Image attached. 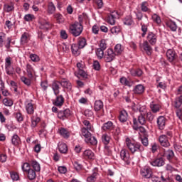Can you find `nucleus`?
Instances as JSON below:
<instances>
[{
    "instance_id": "nucleus-1",
    "label": "nucleus",
    "mask_w": 182,
    "mask_h": 182,
    "mask_svg": "<svg viewBox=\"0 0 182 182\" xmlns=\"http://www.w3.org/2000/svg\"><path fill=\"white\" fill-rule=\"evenodd\" d=\"M84 19H86V16L85 14L80 15L78 17L79 21H75L70 26V33L73 36H75V38H77V36L82 35V32H83L82 23Z\"/></svg>"
},
{
    "instance_id": "nucleus-2",
    "label": "nucleus",
    "mask_w": 182,
    "mask_h": 182,
    "mask_svg": "<svg viewBox=\"0 0 182 182\" xmlns=\"http://www.w3.org/2000/svg\"><path fill=\"white\" fill-rule=\"evenodd\" d=\"M125 146L132 154H134V153H142V151H144V147H143L140 143L134 141L129 137L125 139Z\"/></svg>"
},
{
    "instance_id": "nucleus-3",
    "label": "nucleus",
    "mask_w": 182,
    "mask_h": 182,
    "mask_svg": "<svg viewBox=\"0 0 182 182\" xmlns=\"http://www.w3.org/2000/svg\"><path fill=\"white\" fill-rule=\"evenodd\" d=\"M146 124V118L144 117V114L141 113L138 118L133 119V129L134 130H139V126H143Z\"/></svg>"
},
{
    "instance_id": "nucleus-4",
    "label": "nucleus",
    "mask_w": 182,
    "mask_h": 182,
    "mask_svg": "<svg viewBox=\"0 0 182 182\" xmlns=\"http://www.w3.org/2000/svg\"><path fill=\"white\" fill-rule=\"evenodd\" d=\"M120 159L124 161L125 164H130L132 159L130 158V152L126 149H122L120 151Z\"/></svg>"
},
{
    "instance_id": "nucleus-5",
    "label": "nucleus",
    "mask_w": 182,
    "mask_h": 182,
    "mask_svg": "<svg viewBox=\"0 0 182 182\" xmlns=\"http://www.w3.org/2000/svg\"><path fill=\"white\" fill-rule=\"evenodd\" d=\"M116 58V53L112 48H108L104 55L105 61L107 63L113 62Z\"/></svg>"
},
{
    "instance_id": "nucleus-6",
    "label": "nucleus",
    "mask_w": 182,
    "mask_h": 182,
    "mask_svg": "<svg viewBox=\"0 0 182 182\" xmlns=\"http://www.w3.org/2000/svg\"><path fill=\"white\" fill-rule=\"evenodd\" d=\"M5 70L9 76L14 75V67H12V62L10 57L6 58L5 60Z\"/></svg>"
},
{
    "instance_id": "nucleus-7",
    "label": "nucleus",
    "mask_w": 182,
    "mask_h": 182,
    "mask_svg": "<svg viewBox=\"0 0 182 182\" xmlns=\"http://www.w3.org/2000/svg\"><path fill=\"white\" fill-rule=\"evenodd\" d=\"M72 116V111L70 109H65L64 110H60L58 112V117L60 120H66Z\"/></svg>"
},
{
    "instance_id": "nucleus-8",
    "label": "nucleus",
    "mask_w": 182,
    "mask_h": 182,
    "mask_svg": "<svg viewBox=\"0 0 182 182\" xmlns=\"http://www.w3.org/2000/svg\"><path fill=\"white\" fill-rule=\"evenodd\" d=\"M146 42L154 46L157 43V34L154 32L149 31L146 36Z\"/></svg>"
},
{
    "instance_id": "nucleus-9",
    "label": "nucleus",
    "mask_w": 182,
    "mask_h": 182,
    "mask_svg": "<svg viewBox=\"0 0 182 182\" xmlns=\"http://www.w3.org/2000/svg\"><path fill=\"white\" fill-rule=\"evenodd\" d=\"M164 164H166V162L164 161V158L163 157L156 158L150 161V165L153 166L154 167H163Z\"/></svg>"
},
{
    "instance_id": "nucleus-10",
    "label": "nucleus",
    "mask_w": 182,
    "mask_h": 182,
    "mask_svg": "<svg viewBox=\"0 0 182 182\" xmlns=\"http://www.w3.org/2000/svg\"><path fill=\"white\" fill-rule=\"evenodd\" d=\"M150 43H148L147 41H144L143 43H140L139 46L140 48H142L144 50H145L146 55L148 56H150L151 53H153V48H151V46L149 44Z\"/></svg>"
},
{
    "instance_id": "nucleus-11",
    "label": "nucleus",
    "mask_w": 182,
    "mask_h": 182,
    "mask_svg": "<svg viewBox=\"0 0 182 182\" xmlns=\"http://www.w3.org/2000/svg\"><path fill=\"white\" fill-rule=\"evenodd\" d=\"M141 174L142 177L145 178H151L153 175V171H151V168L149 166H144L141 169Z\"/></svg>"
},
{
    "instance_id": "nucleus-12",
    "label": "nucleus",
    "mask_w": 182,
    "mask_h": 182,
    "mask_svg": "<svg viewBox=\"0 0 182 182\" xmlns=\"http://www.w3.org/2000/svg\"><path fill=\"white\" fill-rule=\"evenodd\" d=\"M149 107L152 113H159L160 109H161V105L157 101H152L149 105Z\"/></svg>"
},
{
    "instance_id": "nucleus-13",
    "label": "nucleus",
    "mask_w": 182,
    "mask_h": 182,
    "mask_svg": "<svg viewBox=\"0 0 182 182\" xmlns=\"http://www.w3.org/2000/svg\"><path fill=\"white\" fill-rule=\"evenodd\" d=\"M166 58L170 63H173V62L177 59V54L176 51L169 49L166 51Z\"/></svg>"
},
{
    "instance_id": "nucleus-14",
    "label": "nucleus",
    "mask_w": 182,
    "mask_h": 182,
    "mask_svg": "<svg viewBox=\"0 0 182 182\" xmlns=\"http://www.w3.org/2000/svg\"><path fill=\"white\" fill-rule=\"evenodd\" d=\"M31 41V35L28 32H24L20 38V45H28Z\"/></svg>"
},
{
    "instance_id": "nucleus-15",
    "label": "nucleus",
    "mask_w": 182,
    "mask_h": 182,
    "mask_svg": "<svg viewBox=\"0 0 182 182\" xmlns=\"http://www.w3.org/2000/svg\"><path fill=\"white\" fill-rule=\"evenodd\" d=\"M39 25L40 29H42L43 31H49V29H51L52 28V24L46 20H40Z\"/></svg>"
},
{
    "instance_id": "nucleus-16",
    "label": "nucleus",
    "mask_w": 182,
    "mask_h": 182,
    "mask_svg": "<svg viewBox=\"0 0 182 182\" xmlns=\"http://www.w3.org/2000/svg\"><path fill=\"white\" fill-rule=\"evenodd\" d=\"M117 16H119L117 11H112L107 16V23H109V25H114L116 23V18H117Z\"/></svg>"
},
{
    "instance_id": "nucleus-17",
    "label": "nucleus",
    "mask_w": 182,
    "mask_h": 182,
    "mask_svg": "<svg viewBox=\"0 0 182 182\" xmlns=\"http://www.w3.org/2000/svg\"><path fill=\"white\" fill-rule=\"evenodd\" d=\"M159 143L163 147H170V142L167 135L162 134L159 138Z\"/></svg>"
},
{
    "instance_id": "nucleus-18",
    "label": "nucleus",
    "mask_w": 182,
    "mask_h": 182,
    "mask_svg": "<svg viewBox=\"0 0 182 182\" xmlns=\"http://www.w3.org/2000/svg\"><path fill=\"white\" fill-rule=\"evenodd\" d=\"M144 90H146L144 85L138 84L134 87L132 92L134 95H143L144 93Z\"/></svg>"
},
{
    "instance_id": "nucleus-19",
    "label": "nucleus",
    "mask_w": 182,
    "mask_h": 182,
    "mask_svg": "<svg viewBox=\"0 0 182 182\" xmlns=\"http://www.w3.org/2000/svg\"><path fill=\"white\" fill-rule=\"evenodd\" d=\"M63 103H65V98L63 97V95H58L55 100H53V105H54V106H57L58 107L63 106Z\"/></svg>"
},
{
    "instance_id": "nucleus-20",
    "label": "nucleus",
    "mask_w": 182,
    "mask_h": 182,
    "mask_svg": "<svg viewBox=\"0 0 182 182\" xmlns=\"http://www.w3.org/2000/svg\"><path fill=\"white\" fill-rule=\"evenodd\" d=\"M51 87L54 92V95L55 96H58L60 93V81L55 80L53 82Z\"/></svg>"
},
{
    "instance_id": "nucleus-21",
    "label": "nucleus",
    "mask_w": 182,
    "mask_h": 182,
    "mask_svg": "<svg viewBox=\"0 0 182 182\" xmlns=\"http://www.w3.org/2000/svg\"><path fill=\"white\" fill-rule=\"evenodd\" d=\"M60 85L63 89H66L68 92L72 90V84L66 78H63L60 80Z\"/></svg>"
},
{
    "instance_id": "nucleus-22",
    "label": "nucleus",
    "mask_w": 182,
    "mask_h": 182,
    "mask_svg": "<svg viewBox=\"0 0 182 182\" xmlns=\"http://www.w3.org/2000/svg\"><path fill=\"white\" fill-rule=\"evenodd\" d=\"M166 117L164 116H160L157 119V124L158 127L160 129V130H164V127L166 126Z\"/></svg>"
},
{
    "instance_id": "nucleus-23",
    "label": "nucleus",
    "mask_w": 182,
    "mask_h": 182,
    "mask_svg": "<svg viewBox=\"0 0 182 182\" xmlns=\"http://www.w3.org/2000/svg\"><path fill=\"white\" fill-rule=\"evenodd\" d=\"M92 129H86V127H83L81 129V136L85 138V141H89V138L91 136Z\"/></svg>"
},
{
    "instance_id": "nucleus-24",
    "label": "nucleus",
    "mask_w": 182,
    "mask_h": 182,
    "mask_svg": "<svg viewBox=\"0 0 182 182\" xmlns=\"http://www.w3.org/2000/svg\"><path fill=\"white\" fill-rule=\"evenodd\" d=\"M25 107L28 114L31 115L35 113V104H33L32 102H26Z\"/></svg>"
},
{
    "instance_id": "nucleus-25",
    "label": "nucleus",
    "mask_w": 182,
    "mask_h": 182,
    "mask_svg": "<svg viewBox=\"0 0 182 182\" xmlns=\"http://www.w3.org/2000/svg\"><path fill=\"white\" fill-rule=\"evenodd\" d=\"M163 157H165V159H168V161L171 162V160H173L174 157V151H173L171 149L164 151Z\"/></svg>"
},
{
    "instance_id": "nucleus-26",
    "label": "nucleus",
    "mask_w": 182,
    "mask_h": 182,
    "mask_svg": "<svg viewBox=\"0 0 182 182\" xmlns=\"http://www.w3.org/2000/svg\"><path fill=\"white\" fill-rule=\"evenodd\" d=\"M119 82L121 84L124 85V86H128V87H132V86L134 85V80H128L126 77H122L119 79Z\"/></svg>"
},
{
    "instance_id": "nucleus-27",
    "label": "nucleus",
    "mask_w": 182,
    "mask_h": 182,
    "mask_svg": "<svg viewBox=\"0 0 182 182\" xmlns=\"http://www.w3.org/2000/svg\"><path fill=\"white\" fill-rule=\"evenodd\" d=\"M59 134L63 139H69L70 137V131L65 128H60L59 129Z\"/></svg>"
},
{
    "instance_id": "nucleus-28",
    "label": "nucleus",
    "mask_w": 182,
    "mask_h": 182,
    "mask_svg": "<svg viewBox=\"0 0 182 182\" xmlns=\"http://www.w3.org/2000/svg\"><path fill=\"white\" fill-rule=\"evenodd\" d=\"M129 73L131 76L140 77L143 75V70L140 68L137 69H129Z\"/></svg>"
},
{
    "instance_id": "nucleus-29",
    "label": "nucleus",
    "mask_w": 182,
    "mask_h": 182,
    "mask_svg": "<svg viewBox=\"0 0 182 182\" xmlns=\"http://www.w3.org/2000/svg\"><path fill=\"white\" fill-rule=\"evenodd\" d=\"M15 10V4L13 2H10L9 4H5L4 5V12H12Z\"/></svg>"
},
{
    "instance_id": "nucleus-30",
    "label": "nucleus",
    "mask_w": 182,
    "mask_h": 182,
    "mask_svg": "<svg viewBox=\"0 0 182 182\" xmlns=\"http://www.w3.org/2000/svg\"><path fill=\"white\" fill-rule=\"evenodd\" d=\"M27 76L29 79H33V75H35V70L32 65L28 64L26 65Z\"/></svg>"
},
{
    "instance_id": "nucleus-31",
    "label": "nucleus",
    "mask_w": 182,
    "mask_h": 182,
    "mask_svg": "<svg viewBox=\"0 0 182 182\" xmlns=\"http://www.w3.org/2000/svg\"><path fill=\"white\" fill-rule=\"evenodd\" d=\"M83 156L85 159H89L90 160H95V153L90 149H87L83 152Z\"/></svg>"
},
{
    "instance_id": "nucleus-32",
    "label": "nucleus",
    "mask_w": 182,
    "mask_h": 182,
    "mask_svg": "<svg viewBox=\"0 0 182 182\" xmlns=\"http://www.w3.org/2000/svg\"><path fill=\"white\" fill-rule=\"evenodd\" d=\"M128 114L126 110H123L120 112V114L119 117V120L121 122V123H126L127 122V117H128Z\"/></svg>"
},
{
    "instance_id": "nucleus-33",
    "label": "nucleus",
    "mask_w": 182,
    "mask_h": 182,
    "mask_svg": "<svg viewBox=\"0 0 182 182\" xmlns=\"http://www.w3.org/2000/svg\"><path fill=\"white\" fill-rule=\"evenodd\" d=\"M80 48H79L77 44H72L71 45V50H72V53L73 55H75L76 56H79V55H80Z\"/></svg>"
},
{
    "instance_id": "nucleus-34",
    "label": "nucleus",
    "mask_w": 182,
    "mask_h": 182,
    "mask_svg": "<svg viewBox=\"0 0 182 182\" xmlns=\"http://www.w3.org/2000/svg\"><path fill=\"white\" fill-rule=\"evenodd\" d=\"M102 130L104 132H106L107 130H113L114 129V127L113 126V122L111 121H108L107 122L104 123L102 127Z\"/></svg>"
},
{
    "instance_id": "nucleus-35",
    "label": "nucleus",
    "mask_w": 182,
    "mask_h": 182,
    "mask_svg": "<svg viewBox=\"0 0 182 182\" xmlns=\"http://www.w3.org/2000/svg\"><path fill=\"white\" fill-rule=\"evenodd\" d=\"M103 109V102L102 100H96L94 105V109L95 112H100Z\"/></svg>"
},
{
    "instance_id": "nucleus-36",
    "label": "nucleus",
    "mask_w": 182,
    "mask_h": 182,
    "mask_svg": "<svg viewBox=\"0 0 182 182\" xmlns=\"http://www.w3.org/2000/svg\"><path fill=\"white\" fill-rule=\"evenodd\" d=\"M58 149L63 154H66V153H68V145L65 143H59Z\"/></svg>"
},
{
    "instance_id": "nucleus-37",
    "label": "nucleus",
    "mask_w": 182,
    "mask_h": 182,
    "mask_svg": "<svg viewBox=\"0 0 182 182\" xmlns=\"http://www.w3.org/2000/svg\"><path fill=\"white\" fill-rule=\"evenodd\" d=\"M40 122H41V118L38 117L32 116L31 127L32 129H35V127L38 126V123H39Z\"/></svg>"
},
{
    "instance_id": "nucleus-38",
    "label": "nucleus",
    "mask_w": 182,
    "mask_h": 182,
    "mask_svg": "<svg viewBox=\"0 0 182 182\" xmlns=\"http://www.w3.org/2000/svg\"><path fill=\"white\" fill-rule=\"evenodd\" d=\"M11 143L14 146L19 145V143H21V139L19 138V136H18V134H15L12 136Z\"/></svg>"
},
{
    "instance_id": "nucleus-39",
    "label": "nucleus",
    "mask_w": 182,
    "mask_h": 182,
    "mask_svg": "<svg viewBox=\"0 0 182 182\" xmlns=\"http://www.w3.org/2000/svg\"><path fill=\"white\" fill-rule=\"evenodd\" d=\"M114 53H115V55H121L123 50H124V48H123L122 44H117L114 46Z\"/></svg>"
},
{
    "instance_id": "nucleus-40",
    "label": "nucleus",
    "mask_w": 182,
    "mask_h": 182,
    "mask_svg": "<svg viewBox=\"0 0 182 182\" xmlns=\"http://www.w3.org/2000/svg\"><path fill=\"white\" fill-rule=\"evenodd\" d=\"M75 76L77 77H82L83 79H87V73L83 70H78L77 73H75Z\"/></svg>"
},
{
    "instance_id": "nucleus-41",
    "label": "nucleus",
    "mask_w": 182,
    "mask_h": 182,
    "mask_svg": "<svg viewBox=\"0 0 182 182\" xmlns=\"http://www.w3.org/2000/svg\"><path fill=\"white\" fill-rule=\"evenodd\" d=\"M85 143H87V144H91L92 146H96L97 144V139L95 136H92V134L88 138V141L85 140Z\"/></svg>"
},
{
    "instance_id": "nucleus-42",
    "label": "nucleus",
    "mask_w": 182,
    "mask_h": 182,
    "mask_svg": "<svg viewBox=\"0 0 182 182\" xmlns=\"http://www.w3.org/2000/svg\"><path fill=\"white\" fill-rule=\"evenodd\" d=\"M98 176H99V173L97 172H93L91 176L87 178V181L95 182L96 181V180H97Z\"/></svg>"
},
{
    "instance_id": "nucleus-43",
    "label": "nucleus",
    "mask_w": 182,
    "mask_h": 182,
    "mask_svg": "<svg viewBox=\"0 0 182 182\" xmlns=\"http://www.w3.org/2000/svg\"><path fill=\"white\" fill-rule=\"evenodd\" d=\"M166 26L171 31H172V32H176V31H177V24H176V22L174 21H168Z\"/></svg>"
},
{
    "instance_id": "nucleus-44",
    "label": "nucleus",
    "mask_w": 182,
    "mask_h": 182,
    "mask_svg": "<svg viewBox=\"0 0 182 182\" xmlns=\"http://www.w3.org/2000/svg\"><path fill=\"white\" fill-rule=\"evenodd\" d=\"M181 105H182V95H180L178 97H176V98L175 99L174 107H176V109H178L181 107Z\"/></svg>"
},
{
    "instance_id": "nucleus-45",
    "label": "nucleus",
    "mask_w": 182,
    "mask_h": 182,
    "mask_svg": "<svg viewBox=\"0 0 182 182\" xmlns=\"http://www.w3.org/2000/svg\"><path fill=\"white\" fill-rule=\"evenodd\" d=\"M28 178L30 179L31 181L35 180L36 178V172L33 169H30L28 172Z\"/></svg>"
},
{
    "instance_id": "nucleus-46",
    "label": "nucleus",
    "mask_w": 182,
    "mask_h": 182,
    "mask_svg": "<svg viewBox=\"0 0 182 182\" xmlns=\"http://www.w3.org/2000/svg\"><path fill=\"white\" fill-rule=\"evenodd\" d=\"M110 136H109L107 134H104L102 136V141L105 146H107V144L110 143Z\"/></svg>"
},
{
    "instance_id": "nucleus-47",
    "label": "nucleus",
    "mask_w": 182,
    "mask_h": 182,
    "mask_svg": "<svg viewBox=\"0 0 182 182\" xmlns=\"http://www.w3.org/2000/svg\"><path fill=\"white\" fill-rule=\"evenodd\" d=\"M124 25H128L129 26L133 25L134 23V21H133V17L132 16H128L125 17L124 20Z\"/></svg>"
},
{
    "instance_id": "nucleus-48",
    "label": "nucleus",
    "mask_w": 182,
    "mask_h": 182,
    "mask_svg": "<svg viewBox=\"0 0 182 182\" xmlns=\"http://www.w3.org/2000/svg\"><path fill=\"white\" fill-rule=\"evenodd\" d=\"M141 28V31L143 32L141 34L142 38H144V36H146V33H147V31H148V26L147 24H144V23L141 22L140 23Z\"/></svg>"
},
{
    "instance_id": "nucleus-49",
    "label": "nucleus",
    "mask_w": 182,
    "mask_h": 182,
    "mask_svg": "<svg viewBox=\"0 0 182 182\" xmlns=\"http://www.w3.org/2000/svg\"><path fill=\"white\" fill-rule=\"evenodd\" d=\"M77 45H78L80 49H83V48H85V46L87 45V43H86V38H80L78 40V43Z\"/></svg>"
},
{
    "instance_id": "nucleus-50",
    "label": "nucleus",
    "mask_w": 182,
    "mask_h": 182,
    "mask_svg": "<svg viewBox=\"0 0 182 182\" xmlns=\"http://www.w3.org/2000/svg\"><path fill=\"white\" fill-rule=\"evenodd\" d=\"M31 166H32L33 168L34 169V171H41V164H39V163H38V161H32Z\"/></svg>"
},
{
    "instance_id": "nucleus-51",
    "label": "nucleus",
    "mask_w": 182,
    "mask_h": 182,
    "mask_svg": "<svg viewBox=\"0 0 182 182\" xmlns=\"http://www.w3.org/2000/svg\"><path fill=\"white\" fill-rule=\"evenodd\" d=\"M14 116L15 119L18 122V123H21V122H23V115H22V113L21 112H14Z\"/></svg>"
},
{
    "instance_id": "nucleus-52",
    "label": "nucleus",
    "mask_w": 182,
    "mask_h": 182,
    "mask_svg": "<svg viewBox=\"0 0 182 182\" xmlns=\"http://www.w3.org/2000/svg\"><path fill=\"white\" fill-rule=\"evenodd\" d=\"M31 78H28L25 76H22L21 77V82H23V83H24V85H26V86H31Z\"/></svg>"
},
{
    "instance_id": "nucleus-53",
    "label": "nucleus",
    "mask_w": 182,
    "mask_h": 182,
    "mask_svg": "<svg viewBox=\"0 0 182 182\" xmlns=\"http://www.w3.org/2000/svg\"><path fill=\"white\" fill-rule=\"evenodd\" d=\"M73 164L74 168H75V170H76V171H80V170H82V168H83V166H82V164H80L77 161H75L73 163Z\"/></svg>"
},
{
    "instance_id": "nucleus-54",
    "label": "nucleus",
    "mask_w": 182,
    "mask_h": 182,
    "mask_svg": "<svg viewBox=\"0 0 182 182\" xmlns=\"http://www.w3.org/2000/svg\"><path fill=\"white\" fill-rule=\"evenodd\" d=\"M55 11H56V7H55V5L53 4V3H49L48 4V12L50 14H52L55 12Z\"/></svg>"
},
{
    "instance_id": "nucleus-55",
    "label": "nucleus",
    "mask_w": 182,
    "mask_h": 182,
    "mask_svg": "<svg viewBox=\"0 0 182 182\" xmlns=\"http://www.w3.org/2000/svg\"><path fill=\"white\" fill-rule=\"evenodd\" d=\"M147 137H149L148 135H145L144 136V137H141V144L145 147H147L149 146V139Z\"/></svg>"
},
{
    "instance_id": "nucleus-56",
    "label": "nucleus",
    "mask_w": 182,
    "mask_h": 182,
    "mask_svg": "<svg viewBox=\"0 0 182 182\" xmlns=\"http://www.w3.org/2000/svg\"><path fill=\"white\" fill-rule=\"evenodd\" d=\"M96 55L99 59H102L103 56H105V50H102L101 48H97L96 51Z\"/></svg>"
},
{
    "instance_id": "nucleus-57",
    "label": "nucleus",
    "mask_w": 182,
    "mask_h": 182,
    "mask_svg": "<svg viewBox=\"0 0 182 182\" xmlns=\"http://www.w3.org/2000/svg\"><path fill=\"white\" fill-rule=\"evenodd\" d=\"M149 4L147 3V1H144L141 3V9L143 12H148V11H149Z\"/></svg>"
},
{
    "instance_id": "nucleus-58",
    "label": "nucleus",
    "mask_w": 182,
    "mask_h": 182,
    "mask_svg": "<svg viewBox=\"0 0 182 182\" xmlns=\"http://www.w3.org/2000/svg\"><path fill=\"white\" fill-rule=\"evenodd\" d=\"M120 31H121V28H120V26H114L111 28V33L113 35H117V33H119Z\"/></svg>"
},
{
    "instance_id": "nucleus-59",
    "label": "nucleus",
    "mask_w": 182,
    "mask_h": 182,
    "mask_svg": "<svg viewBox=\"0 0 182 182\" xmlns=\"http://www.w3.org/2000/svg\"><path fill=\"white\" fill-rule=\"evenodd\" d=\"M21 168H22L23 173H28L29 171V170L32 169L30 168L28 163H24L22 165Z\"/></svg>"
},
{
    "instance_id": "nucleus-60",
    "label": "nucleus",
    "mask_w": 182,
    "mask_h": 182,
    "mask_svg": "<svg viewBox=\"0 0 182 182\" xmlns=\"http://www.w3.org/2000/svg\"><path fill=\"white\" fill-rule=\"evenodd\" d=\"M107 48V44L106 43V41L105 40H101L99 49H102V50H106Z\"/></svg>"
},
{
    "instance_id": "nucleus-61",
    "label": "nucleus",
    "mask_w": 182,
    "mask_h": 182,
    "mask_svg": "<svg viewBox=\"0 0 182 182\" xmlns=\"http://www.w3.org/2000/svg\"><path fill=\"white\" fill-rule=\"evenodd\" d=\"M6 36V34H5L3 32H0V48H2L4 46V41Z\"/></svg>"
},
{
    "instance_id": "nucleus-62",
    "label": "nucleus",
    "mask_w": 182,
    "mask_h": 182,
    "mask_svg": "<svg viewBox=\"0 0 182 182\" xmlns=\"http://www.w3.org/2000/svg\"><path fill=\"white\" fill-rule=\"evenodd\" d=\"M152 20L156 23H161V19L160 18V16H159L157 14H154L152 16Z\"/></svg>"
},
{
    "instance_id": "nucleus-63",
    "label": "nucleus",
    "mask_w": 182,
    "mask_h": 182,
    "mask_svg": "<svg viewBox=\"0 0 182 182\" xmlns=\"http://www.w3.org/2000/svg\"><path fill=\"white\" fill-rule=\"evenodd\" d=\"M30 59H31L32 62H39V56L36 54H31Z\"/></svg>"
},
{
    "instance_id": "nucleus-64",
    "label": "nucleus",
    "mask_w": 182,
    "mask_h": 182,
    "mask_svg": "<svg viewBox=\"0 0 182 182\" xmlns=\"http://www.w3.org/2000/svg\"><path fill=\"white\" fill-rule=\"evenodd\" d=\"M176 116L179 120H182V109L178 108L176 111Z\"/></svg>"
}]
</instances>
